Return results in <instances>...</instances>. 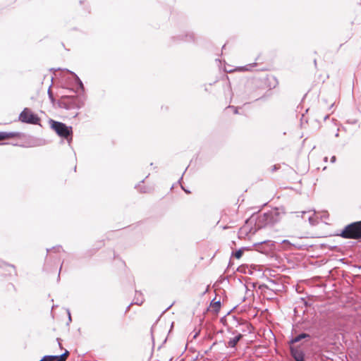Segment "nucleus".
Masks as SVG:
<instances>
[{
  "instance_id": "1",
  "label": "nucleus",
  "mask_w": 361,
  "mask_h": 361,
  "mask_svg": "<svg viewBox=\"0 0 361 361\" xmlns=\"http://www.w3.org/2000/svg\"><path fill=\"white\" fill-rule=\"evenodd\" d=\"M341 236L348 239H361V221L347 225L341 231Z\"/></svg>"
},
{
  "instance_id": "2",
  "label": "nucleus",
  "mask_w": 361,
  "mask_h": 361,
  "mask_svg": "<svg viewBox=\"0 0 361 361\" xmlns=\"http://www.w3.org/2000/svg\"><path fill=\"white\" fill-rule=\"evenodd\" d=\"M51 128L61 137L68 138L72 135V128L67 126L66 124L51 120Z\"/></svg>"
},
{
  "instance_id": "3",
  "label": "nucleus",
  "mask_w": 361,
  "mask_h": 361,
  "mask_svg": "<svg viewBox=\"0 0 361 361\" xmlns=\"http://www.w3.org/2000/svg\"><path fill=\"white\" fill-rule=\"evenodd\" d=\"M19 118L22 122L31 124H38L40 121V118L27 108L21 112Z\"/></svg>"
},
{
  "instance_id": "4",
  "label": "nucleus",
  "mask_w": 361,
  "mask_h": 361,
  "mask_svg": "<svg viewBox=\"0 0 361 361\" xmlns=\"http://www.w3.org/2000/svg\"><path fill=\"white\" fill-rule=\"evenodd\" d=\"M0 274L6 278L17 276V271L14 266L4 264L0 267Z\"/></svg>"
},
{
  "instance_id": "5",
  "label": "nucleus",
  "mask_w": 361,
  "mask_h": 361,
  "mask_svg": "<svg viewBox=\"0 0 361 361\" xmlns=\"http://www.w3.org/2000/svg\"><path fill=\"white\" fill-rule=\"evenodd\" d=\"M69 352L66 350V351L59 356L46 355L39 361H66Z\"/></svg>"
},
{
  "instance_id": "6",
  "label": "nucleus",
  "mask_w": 361,
  "mask_h": 361,
  "mask_svg": "<svg viewBox=\"0 0 361 361\" xmlns=\"http://www.w3.org/2000/svg\"><path fill=\"white\" fill-rule=\"evenodd\" d=\"M20 137V133L17 132H0V141Z\"/></svg>"
},
{
  "instance_id": "7",
  "label": "nucleus",
  "mask_w": 361,
  "mask_h": 361,
  "mask_svg": "<svg viewBox=\"0 0 361 361\" xmlns=\"http://www.w3.org/2000/svg\"><path fill=\"white\" fill-rule=\"evenodd\" d=\"M292 355L295 361H304V355L301 351L292 350Z\"/></svg>"
},
{
  "instance_id": "8",
  "label": "nucleus",
  "mask_w": 361,
  "mask_h": 361,
  "mask_svg": "<svg viewBox=\"0 0 361 361\" xmlns=\"http://www.w3.org/2000/svg\"><path fill=\"white\" fill-rule=\"evenodd\" d=\"M242 336L240 334H239L238 336L234 337L233 338L231 339L228 342V345L231 348H233L236 345V344L238 343V342L240 341V339L241 338Z\"/></svg>"
},
{
  "instance_id": "9",
  "label": "nucleus",
  "mask_w": 361,
  "mask_h": 361,
  "mask_svg": "<svg viewBox=\"0 0 361 361\" xmlns=\"http://www.w3.org/2000/svg\"><path fill=\"white\" fill-rule=\"evenodd\" d=\"M212 310L215 312H218L221 308V302L220 301L212 302L210 305Z\"/></svg>"
},
{
  "instance_id": "10",
  "label": "nucleus",
  "mask_w": 361,
  "mask_h": 361,
  "mask_svg": "<svg viewBox=\"0 0 361 361\" xmlns=\"http://www.w3.org/2000/svg\"><path fill=\"white\" fill-rule=\"evenodd\" d=\"M307 336H308L307 334H300V335L297 336L296 337H295L292 340V343H297V342L300 341L302 338H305Z\"/></svg>"
},
{
  "instance_id": "11",
  "label": "nucleus",
  "mask_w": 361,
  "mask_h": 361,
  "mask_svg": "<svg viewBox=\"0 0 361 361\" xmlns=\"http://www.w3.org/2000/svg\"><path fill=\"white\" fill-rule=\"evenodd\" d=\"M243 251L242 250H237L234 254H233V256L236 258V259H240L241 258V257L243 256Z\"/></svg>"
},
{
  "instance_id": "12",
  "label": "nucleus",
  "mask_w": 361,
  "mask_h": 361,
  "mask_svg": "<svg viewBox=\"0 0 361 361\" xmlns=\"http://www.w3.org/2000/svg\"><path fill=\"white\" fill-rule=\"evenodd\" d=\"M70 103L71 104H77L78 103V99L76 98H71L70 99Z\"/></svg>"
},
{
  "instance_id": "13",
  "label": "nucleus",
  "mask_w": 361,
  "mask_h": 361,
  "mask_svg": "<svg viewBox=\"0 0 361 361\" xmlns=\"http://www.w3.org/2000/svg\"><path fill=\"white\" fill-rule=\"evenodd\" d=\"M48 93H49V97H50L51 100L52 101V102H54V99L53 97V95H52V93H51V91L50 89H49V90H48Z\"/></svg>"
},
{
  "instance_id": "14",
  "label": "nucleus",
  "mask_w": 361,
  "mask_h": 361,
  "mask_svg": "<svg viewBox=\"0 0 361 361\" xmlns=\"http://www.w3.org/2000/svg\"><path fill=\"white\" fill-rule=\"evenodd\" d=\"M279 168H280V166H279V164H278V165H274V166H272V169H271V171H276L277 169H279Z\"/></svg>"
},
{
  "instance_id": "15",
  "label": "nucleus",
  "mask_w": 361,
  "mask_h": 361,
  "mask_svg": "<svg viewBox=\"0 0 361 361\" xmlns=\"http://www.w3.org/2000/svg\"><path fill=\"white\" fill-rule=\"evenodd\" d=\"M336 156L333 155L331 156V159H330V161L331 163H335L336 162Z\"/></svg>"
},
{
  "instance_id": "16",
  "label": "nucleus",
  "mask_w": 361,
  "mask_h": 361,
  "mask_svg": "<svg viewBox=\"0 0 361 361\" xmlns=\"http://www.w3.org/2000/svg\"><path fill=\"white\" fill-rule=\"evenodd\" d=\"M327 159H328L327 157H325V158H324V161H327Z\"/></svg>"
}]
</instances>
